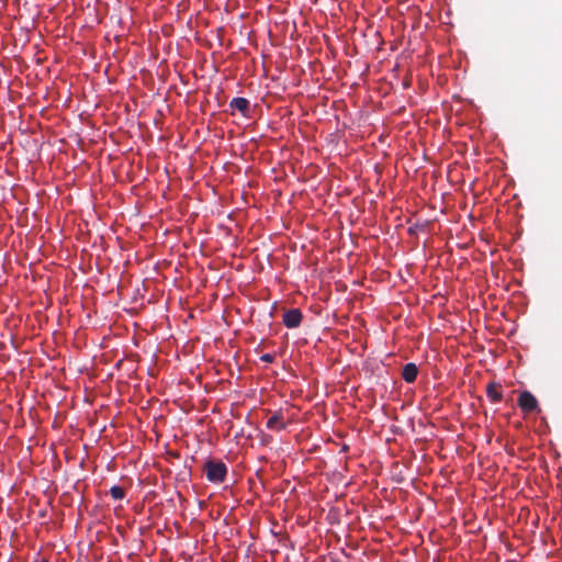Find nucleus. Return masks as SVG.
Instances as JSON below:
<instances>
[{
	"instance_id": "f03ea898",
	"label": "nucleus",
	"mask_w": 562,
	"mask_h": 562,
	"mask_svg": "<svg viewBox=\"0 0 562 562\" xmlns=\"http://www.w3.org/2000/svg\"><path fill=\"white\" fill-rule=\"evenodd\" d=\"M518 405L525 413H531L538 408V401L530 392L524 391L518 397Z\"/></svg>"
},
{
	"instance_id": "20e7f679",
	"label": "nucleus",
	"mask_w": 562,
	"mask_h": 562,
	"mask_svg": "<svg viewBox=\"0 0 562 562\" xmlns=\"http://www.w3.org/2000/svg\"><path fill=\"white\" fill-rule=\"evenodd\" d=\"M418 374V368L415 363L408 362L404 366L402 378L407 383H414Z\"/></svg>"
},
{
	"instance_id": "7ed1b4c3",
	"label": "nucleus",
	"mask_w": 562,
	"mask_h": 562,
	"mask_svg": "<svg viewBox=\"0 0 562 562\" xmlns=\"http://www.w3.org/2000/svg\"><path fill=\"white\" fill-rule=\"evenodd\" d=\"M303 314L299 308H291L283 314V324L288 328H296L301 325Z\"/></svg>"
},
{
	"instance_id": "39448f33",
	"label": "nucleus",
	"mask_w": 562,
	"mask_h": 562,
	"mask_svg": "<svg viewBox=\"0 0 562 562\" xmlns=\"http://www.w3.org/2000/svg\"><path fill=\"white\" fill-rule=\"evenodd\" d=\"M501 384L496 382H491L486 387V395L492 403H499L503 400V394L499 391Z\"/></svg>"
},
{
	"instance_id": "6e6552de",
	"label": "nucleus",
	"mask_w": 562,
	"mask_h": 562,
	"mask_svg": "<svg viewBox=\"0 0 562 562\" xmlns=\"http://www.w3.org/2000/svg\"><path fill=\"white\" fill-rule=\"evenodd\" d=\"M110 495L113 499H122L124 498L125 496V493H124V490L119 486V485H113L111 488H110Z\"/></svg>"
},
{
	"instance_id": "1a4fd4ad",
	"label": "nucleus",
	"mask_w": 562,
	"mask_h": 562,
	"mask_svg": "<svg viewBox=\"0 0 562 562\" xmlns=\"http://www.w3.org/2000/svg\"><path fill=\"white\" fill-rule=\"evenodd\" d=\"M260 359H261V361H263V362L271 363V362H273V360H274V356H273V355H271V353H265V355H262V356L260 357Z\"/></svg>"
},
{
	"instance_id": "f257e3e1",
	"label": "nucleus",
	"mask_w": 562,
	"mask_h": 562,
	"mask_svg": "<svg viewBox=\"0 0 562 562\" xmlns=\"http://www.w3.org/2000/svg\"><path fill=\"white\" fill-rule=\"evenodd\" d=\"M227 474V467L222 461L209 460L205 463V475L206 479L212 483L224 482Z\"/></svg>"
},
{
	"instance_id": "423d86ee",
	"label": "nucleus",
	"mask_w": 562,
	"mask_h": 562,
	"mask_svg": "<svg viewBox=\"0 0 562 562\" xmlns=\"http://www.w3.org/2000/svg\"><path fill=\"white\" fill-rule=\"evenodd\" d=\"M285 426L282 414L279 412L274 413L267 422V428L270 430L281 431L285 429Z\"/></svg>"
},
{
	"instance_id": "0eeeda50",
	"label": "nucleus",
	"mask_w": 562,
	"mask_h": 562,
	"mask_svg": "<svg viewBox=\"0 0 562 562\" xmlns=\"http://www.w3.org/2000/svg\"><path fill=\"white\" fill-rule=\"evenodd\" d=\"M229 106L245 114L249 110L250 103L246 98L237 97L231 101Z\"/></svg>"
},
{
	"instance_id": "9d476101",
	"label": "nucleus",
	"mask_w": 562,
	"mask_h": 562,
	"mask_svg": "<svg viewBox=\"0 0 562 562\" xmlns=\"http://www.w3.org/2000/svg\"><path fill=\"white\" fill-rule=\"evenodd\" d=\"M34 562H48L46 559L36 560Z\"/></svg>"
}]
</instances>
